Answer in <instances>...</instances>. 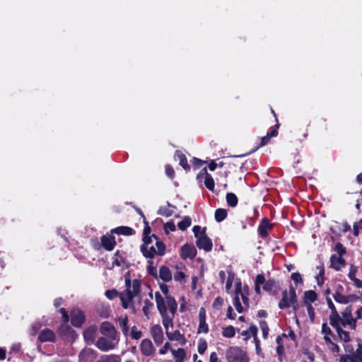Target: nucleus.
Returning <instances> with one entry per match:
<instances>
[{
	"label": "nucleus",
	"mask_w": 362,
	"mask_h": 362,
	"mask_svg": "<svg viewBox=\"0 0 362 362\" xmlns=\"http://www.w3.org/2000/svg\"><path fill=\"white\" fill-rule=\"evenodd\" d=\"M125 290L119 294L115 289H112L107 290L105 295L110 300H113L119 296L123 308L131 309L132 313H135L136 306L141 303V281L137 279L131 281L129 278L125 277Z\"/></svg>",
	"instance_id": "f257e3e1"
},
{
	"label": "nucleus",
	"mask_w": 362,
	"mask_h": 362,
	"mask_svg": "<svg viewBox=\"0 0 362 362\" xmlns=\"http://www.w3.org/2000/svg\"><path fill=\"white\" fill-rule=\"evenodd\" d=\"M150 228L147 227L144 230V243L141 246V251L146 258H153L155 255L163 256L165 252V245L157 236L152 235L148 236Z\"/></svg>",
	"instance_id": "f03ea898"
},
{
	"label": "nucleus",
	"mask_w": 362,
	"mask_h": 362,
	"mask_svg": "<svg viewBox=\"0 0 362 362\" xmlns=\"http://www.w3.org/2000/svg\"><path fill=\"white\" fill-rule=\"evenodd\" d=\"M250 289L247 286H242L240 282L235 284V290L233 298V304L235 310L242 313L248 310Z\"/></svg>",
	"instance_id": "7ed1b4c3"
},
{
	"label": "nucleus",
	"mask_w": 362,
	"mask_h": 362,
	"mask_svg": "<svg viewBox=\"0 0 362 362\" xmlns=\"http://www.w3.org/2000/svg\"><path fill=\"white\" fill-rule=\"evenodd\" d=\"M290 307H292L294 310H296L298 307L296 289L292 286L288 291L285 290L282 292V298L279 303V308L281 310Z\"/></svg>",
	"instance_id": "20e7f679"
},
{
	"label": "nucleus",
	"mask_w": 362,
	"mask_h": 362,
	"mask_svg": "<svg viewBox=\"0 0 362 362\" xmlns=\"http://www.w3.org/2000/svg\"><path fill=\"white\" fill-rule=\"evenodd\" d=\"M228 362H249L246 353L238 346H231L226 351Z\"/></svg>",
	"instance_id": "39448f33"
},
{
	"label": "nucleus",
	"mask_w": 362,
	"mask_h": 362,
	"mask_svg": "<svg viewBox=\"0 0 362 362\" xmlns=\"http://www.w3.org/2000/svg\"><path fill=\"white\" fill-rule=\"evenodd\" d=\"M321 332L327 348L333 353H339V346L332 341V338L334 336L327 323L322 324Z\"/></svg>",
	"instance_id": "423d86ee"
},
{
	"label": "nucleus",
	"mask_w": 362,
	"mask_h": 362,
	"mask_svg": "<svg viewBox=\"0 0 362 362\" xmlns=\"http://www.w3.org/2000/svg\"><path fill=\"white\" fill-rule=\"evenodd\" d=\"M160 288L162 293L165 296L166 303L168 304L169 311L173 315H175L177 310V303L175 299L169 295L168 286L165 284H161L160 285Z\"/></svg>",
	"instance_id": "0eeeda50"
},
{
	"label": "nucleus",
	"mask_w": 362,
	"mask_h": 362,
	"mask_svg": "<svg viewBox=\"0 0 362 362\" xmlns=\"http://www.w3.org/2000/svg\"><path fill=\"white\" fill-rule=\"evenodd\" d=\"M339 362H362V344H359L351 354L340 356Z\"/></svg>",
	"instance_id": "6e6552de"
},
{
	"label": "nucleus",
	"mask_w": 362,
	"mask_h": 362,
	"mask_svg": "<svg viewBox=\"0 0 362 362\" xmlns=\"http://www.w3.org/2000/svg\"><path fill=\"white\" fill-rule=\"evenodd\" d=\"M342 322L343 327L349 326L351 329L354 330L356 327V319L352 316V308L348 306L342 313Z\"/></svg>",
	"instance_id": "1a4fd4ad"
},
{
	"label": "nucleus",
	"mask_w": 362,
	"mask_h": 362,
	"mask_svg": "<svg viewBox=\"0 0 362 362\" xmlns=\"http://www.w3.org/2000/svg\"><path fill=\"white\" fill-rule=\"evenodd\" d=\"M205 230V228L202 229L200 236L197 238V240L196 244L199 249H203L206 252H209L212 249L213 244L211 240L206 235Z\"/></svg>",
	"instance_id": "9d476101"
},
{
	"label": "nucleus",
	"mask_w": 362,
	"mask_h": 362,
	"mask_svg": "<svg viewBox=\"0 0 362 362\" xmlns=\"http://www.w3.org/2000/svg\"><path fill=\"white\" fill-rule=\"evenodd\" d=\"M115 339H107L105 337H100L96 343L97 347L103 351H108L112 350L116 346V343L114 341Z\"/></svg>",
	"instance_id": "9b49d317"
},
{
	"label": "nucleus",
	"mask_w": 362,
	"mask_h": 362,
	"mask_svg": "<svg viewBox=\"0 0 362 362\" xmlns=\"http://www.w3.org/2000/svg\"><path fill=\"white\" fill-rule=\"evenodd\" d=\"M344 288L341 285H338L337 286L336 291L333 294L334 299L339 303L346 304L353 300L354 298V296H344L341 293Z\"/></svg>",
	"instance_id": "f8f14e48"
},
{
	"label": "nucleus",
	"mask_w": 362,
	"mask_h": 362,
	"mask_svg": "<svg viewBox=\"0 0 362 362\" xmlns=\"http://www.w3.org/2000/svg\"><path fill=\"white\" fill-rule=\"evenodd\" d=\"M100 332L103 335L112 339H116L117 332L112 324L109 322H103L100 325Z\"/></svg>",
	"instance_id": "ddd939ff"
},
{
	"label": "nucleus",
	"mask_w": 362,
	"mask_h": 362,
	"mask_svg": "<svg viewBox=\"0 0 362 362\" xmlns=\"http://www.w3.org/2000/svg\"><path fill=\"white\" fill-rule=\"evenodd\" d=\"M206 310L204 308H201L199 312V327L197 332L200 333H207L209 332V327L206 322Z\"/></svg>",
	"instance_id": "4468645a"
},
{
	"label": "nucleus",
	"mask_w": 362,
	"mask_h": 362,
	"mask_svg": "<svg viewBox=\"0 0 362 362\" xmlns=\"http://www.w3.org/2000/svg\"><path fill=\"white\" fill-rule=\"evenodd\" d=\"M204 177V185L211 191H214V181L212 176L206 171V168H204L197 175V178L201 180Z\"/></svg>",
	"instance_id": "2eb2a0df"
},
{
	"label": "nucleus",
	"mask_w": 362,
	"mask_h": 362,
	"mask_svg": "<svg viewBox=\"0 0 362 362\" xmlns=\"http://www.w3.org/2000/svg\"><path fill=\"white\" fill-rule=\"evenodd\" d=\"M140 350L143 355L146 356H152L155 352V349L150 339H144L140 344Z\"/></svg>",
	"instance_id": "dca6fc26"
},
{
	"label": "nucleus",
	"mask_w": 362,
	"mask_h": 362,
	"mask_svg": "<svg viewBox=\"0 0 362 362\" xmlns=\"http://www.w3.org/2000/svg\"><path fill=\"white\" fill-rule=\"evenodd\" d=\"M151 334L156 345H160L163 341V332L162 327L155 325L151 328Z\"/></svg>",
	"instance_id": "f3484780"
},
{
	"label": "nucleus",
	"mask_w": 362,
	"mask_h": 362,
	"mask_svg": "<svg viewBox=\"0 0 362 362\" xmlns=\"http://www.w3.org/2000/svg\"><path fill=\"white\" fill-rule=\"evenodd\" d=\"M346 260L343 257L332 255L330 257V267L336 271H340L346 266Z\"/></svg>",
	"instance_id": "a211bd4d"
},
{
	"label": "nucleus",
	"mask_w": 362,
	"mask_h": 362,
	"mask_svg": "<svg viewBox=\"0 0 362 362\" xmlns=\"http://www.w3.org/2000/svg\"><path fill=\"white\" fill-rule=\"evenodd\" d=\"M155 298L156 302V306L159 313H167V308H168V306L166 303L165 296L163 297L158 291H156L155 293Z\"/></svg>",
	"instance_id": "6ab92c4d"
},
{
	"label": "nucleus",
	"mask_w": 362,
	"mask_h": 362,
	"mask_svg": "<svg viewBox=\"0 0 362 362\" xmlns=\"http://www.w3.org/2000/svg\"><path fill=\"white\" fill-rule=\"evenodd\" d=\"M85 320V316L81 310H74L71 313V322L75 327H80Z\"/></svg>",
	"instance_id": "aec40b11"
},
{
	"label": "nucleus",
	"mask_w": 362,
	"mask_h": 362,
	"mask_svg": "<svg viewBox=\"0 0 362 362\" xmlns=\"http://www.w3.org/2000/svg\"><path fill=\"white\" fill-rule=\"evenodd\" d=\"M56 339L54 332L49 329L42 330L38 335V340L41 342H54Z\"/></svg>",
	"instance_id": "412c9836"
},
{
	"label": "nucleus",
	"mask_w": 362,
	"mask_h": 362,
	"mask_svg": "<svg viewBox=\"0 0 362 362\" xmlns=\"http://www.w3.org/2000/svg\"><path fill=\"white\" fill-rule=\"evenodd\" d=\"M197 250L194 245L185 244L182 247L181 256L184 259L194 258L196 256Z\"/></svg>",
	"instance_id": "4be33fe9"
},
{
	"label": "nucleus",
	"mask_w": 362,
	"mask_h": 362,
	"mask_svg": "<svg viewBox=\"0 0 362 362\" xmlns=\"http://www.w3.org/2000/svg\"><path fill=\"white\" fill-rule=\"evenodd\" d=\"M101 244L105 250L111 251L114 249L116 242L113 236L106 235L101 238Z\"/></svg>",
	"instance_id": "5701e85b"
},
{
	"label": "nucleus",
	"mask_w": 362,
	"mask_h": 362,
	"mask_svg": "<svg viewBox=\"0 0 362 362\" xmlns=\"http://www.w3.org/2000/svg\"><path fill=\"white\" fill-rule=\"evenodd\" d=\"M166 335L168 338L171 341H177L181 345H185L187 342V339L185 336L180 332V331L176 330L174 332H166Z\"/></svg>",
	"instance_id": "b1692460"
},
{
	"label": "nucleus",
	"mask_w": 362,
	"mask_h": 362,
	"mask_svg": "<svg viewBox=\"0 0 362 362\" xmlns=\"http://www.w3.org/2000/svg\"><path fill=\"white\" fill-rule=\"evenodd\" d=\"M329 324L336 329L337 327H343L341 317L339 315L337 310L331 313L329 315Z\"/></svg>",
	"instance_id": "393cba45"
},
{
	"label": "nucleus",
	"mask_w": 362,
	"mask_h": 362,
	"mask_svg": "<svg viewBox=\"0 0 362 362\" xmlns=\"http://www.w3.org/2000/svg\"><path fill=\"white\" fill-rule=\"evenodd\" d=\"M272 228V225L267 218H263L258 226V233L262 238L268 235V230Z\"/></svg>",
	"instance_id": "a878e982"
},
{
	"label": "nucleus",
	"mask_w": 362,
	"mask_h": 362,
	"mask_svg": "<svg viewBox=\"0 0 362 362\" xmlns=\"http://www.w3.org/2000/svg\"><path fill=\"white\" fill-rule=\"evenodd\" d=\"M170 315H169L168 313H163V314H160L161 315V317H162V322H163V325L165 329V332H169L168 329H169V327H173V318H174V316L175 315H173V313H171L170 312Z\"/></svg>",
	"instance_id": "bb28decb"
},
{
	"label": "nucleus",
	"mask_w": 362,
	"mask_h": 362,
	"mask_svg": "<svg viewBox=\"0 0 362 362\" xmlns=\"http://www.w3.org/2000/svg\"><path fill=\"white\" fill-rule=\"evenodd\" d=\"M344 327H337L335 330L337 333V336L339 338L340 341L346 344L351 341V337L350 336L349 332L344 329Z\"/></svg>",
	"instance_id": "cd10ccee"
},
{
	"label": "nucleus",
	"mask_w": 362,
	"mask_h": 362,
	"mask_svg": "<svg viewBox=\"0 0 362 362\" xmlns=\"http://www.w3.org/2000/svg\"><path fill=\"white\" fill-rule=\"evenodd\" d=\"M159 277L164 281H169L172 279L170 270L166 266H161L159 269Z\"/></svg>",
	"instance_id": "c85d7f7f"
},
{
	"label": "nucleus",
	"mask_w": 362,
	"mask_h": 362,
	"mask_svg": "<svg viewBox=\"0 0 362 362\" xmlns=\"http://www.w3.org/2000/svg\"><path fill=\"white\" fill-rule=\"evenodd\" d=\"M97 330L95 326H90L83 332V337L86 341H93Z\"/></svg>",
	"instance_id": "c756f323"
},
{
	"label": "nucleus",
	"mask_w": 362,
	"mask_h": 362,
	"mask_svg": "<svg viewBox=\"0 0 362 362\" xmlns=\"http://www.w3.org/2000/svg\"><path fill=\"white\" fill-rule=\"evenodd\" d=\"M175 157L179 160V164L187 171L190 170V166L187 163L186 156L180 151H177L175 152Z\"/></svg>",
	"instance_id": "7c9ffc66"
},
{
	"label": "nucleus",
	"mask_w": 362,
	"mask_h": 362,
	"mask_svg": "<svg viewBox=\"0 0 362 362\" xmlns=\"http://www.w3.org/2000/svg\"><path fill=\"white\" fill-rule=\"evenodd\" d=\"M317 298V293L312 290L305 291L304 293V303L305 304H311L315 302Z\"/></svg>",
	"instance_id": "2f4dec72"
},
{
	"label": "nucleus",
	"mask_w": 362,
	"mask_h": 362,
	"mask_svg": "<svg viewBox=\"0 0 362 362\" xmlns=\"http://www.w3.org/2000/svg\"><path fill=\"white\" fill-rule=\"evenodd\" d=\"M171 352L175 358V362H183L185 357V351L183 349L179 348L177 350L172 349Z\"/></svg>",
	"instance_id": "473e14b6"
},
{
	"label": "nucleus",
	"mask_w": 362,
	"mask_h": 362,
	"mask_svg": "<svg viewBox=\"0 0 362 362\" xmlns=\"http://www.w3.org/2000/svg\"><path fill=\"white\" fill-rule=\"evenodd\" d=\"M278 134V131L276 129H273L269 133H268L266 136H263L261 139L260 144L257 148L262 147L267 144L270 139L273 136H276Z\"/></svg>",
	"instance_id": "72a5a7b5"
},
{
	"label": "nucleus",
	"mask_w": 362,
	"mask_h": 362,
	"mask_svg": "<svg viewBox=\"0 0 362 362\" xmlns=\"http://www.w3.org/2000/svg\"><path fill=\"white\" fill-rule=\"evenodd\" d=\"M98 362H121V358L115 354L103 355L100 358Z\"/></svg>",
	"instance_id": "f704fd0d"
},
{
	"label": "nucleus",
	"mask_w": 362,
	"mask_h": 362,
	"mask_svg": "<svg viewBox=\"0 0 362 362\" xmlns=\"http://www.w3.org/2000/svg\"><path fill=\"white\" fill-rule=\"evenodd\" d=\"M257 327L255 325L250 326L248 329L243 331L241 334L245 337V339L253 337L254 339L257 337Z\"/></svg>",
	"instance_id": "c9c22d12"
},
{
	"label": "nucleus",
	"mask_w": 362,
	"mask_h": 362,
	"mask_svg": "<svg viewBox=\"0 0 362 362\" xmlns=\"http://www.w3.org/2000/svg\"><path fill=\"white\" fill-rule=\"evenodd\" d=\"M226 199L228 205L230 207L236 206L238 202L237 196L232 192H228L226 194Z\"/></svg>",
	"instance_id": "e433bc0d"
},
{
	"label": "nucleus",
	"mask_w": 362,
	"mask_h": 362,
	"mask_svg": "<svg viewBox=\"0 0 362 362\" xmlns=\"http://www.w3.org/2000/svg\"><path fill=\"white\" fill-rule=\"evenodd\" d=\"M228 211L225 209L219 208L215 211L214 216L217 222L223 221L227 217Z\"/></svg>",
	"instance_id": "4c0bfd02"
},
{
	"label": "nucleus",
	"mask_w": 362,
	"mask_h": 362,
	"mask_svg": "<svg viewBox=\"0 0 362 362\" xmlns=\"http://www.w3.org/2000/svg\"><path fill=\"white\" fill-rule=\"evenodd\" d=\"M222 334L224 337L232 338L235 334V329L232 325L223 327Z\"/></svg>",
	"instance_id": "58836bf2"
},
{
	"label": "nucleus",
	"mask_w": 362,
	"mask_h": 362,
	"mask_svg": "<svg viewBox=\"0 0 362 362\" xmlns=\"http://www.w3.org/2000/svg\"><path fill=\"white\" fill-rule=\"evenodd\" d=\"M112 231L117 234L129 235L132 234L133 229L127 226H119L113 229Z\"/></svg>",
	"instance_id": "ea45409f"
},
{
	"label": "nucleus",
	"mask_w": 362,
	"mask_h": 362,
	"mask_svg": "<svg viewBox=\"0 0 362 362\" xmlns=\"http://www.w3.org/2000/svg\"><path fill=\"white\" fill-rule=\"evenodd\" d=\"M117 321H118L119 325L120 328L122 329V332H124V334H127L128 332H129V328H128V325H127V323H128L127 316H125L124 317H118Z\"/></svg>",
	"instance_id": "a19ab883"
},
{
	"label": "nucleus",
	"mask_w": 362,
	"mask_h": 362,
	"mask_svg": "<svg viewBox=\"0 0 362 362\" xmlns=\"http://www.w3.org/2000/svg\"><path fill=\"white\" fill-rule=\"evenodd\" d=\"M173 207L169 203L165 206H162L158 210V214L164 216H170L173 214V210L170 208Z\"/></svg>",
	"instance_id": "79ce46f5"
},
{
	"label": "nucleus",
	"mask_w": 362,
	"mask_h": 362,
	"mask_svg": "<svg viewBox=\"0 0 362 362\" xmlns=\"http://www.w3.org/2000/svg\"><path fill=\"white\" fill-rule=\"evenodd\" d=\"M191 225V218L189 216L185 217L180 222L178 223V228L181 230H185Z\"/></svg>",
	"instance_id": "37998d69"
},
{
	"label": "nucleus",
	"mask_w": 362,
	"mask_h": 362,
	"mask_svg": "<svg viewBox=\"0 0 362 362\" xmlns=\"http://www.w3.org/2000/svg\"><path fill=\"white\" fill-rule=\"evenodd\" d=\"M317 269H319V274L316 276V279L318 284H322L324 282L325 269L322 264L317 266Z\"/></svg>",
	"instance_id": "c03bdc74"
},
{
	"label": "nucleus",
	"mask_w": 362,
	"mask_h": 362,
	"mask_svg": "<svg viewBox=\"0 0 362 362\" xmlns=\"http://www.w3.org/2000/svg\"><path fill=\"white\" fill-rule=\"evenodd\" d=\"M153 308V303L149 300H145L144 305L143 307V313L146 316H148L150 313V310Z\"/></svg>",
	"instance_id": "a18cd8bd"
},
{
	"label": "nucleus",
	"mask_w": 362,
	"mask_h": 362,
	"mask_svg": "<svg viewBox=\"0 0 362 362\" xmlns=\"http://www.w3.org/2000/svg\"><path fill=\"white\" fill-rule=\"evenodd\" d=\"M334 251L337 252L336 255L337 256H341V257H342L346 252V248L340 243H337L335 245Z\"/></svg>",
	"instance_id": "49530a36"
},
{
	"label": "nucleus",
	"mask_w": 362,
	"mask_h": 362,
	"mask_svg": "<svg viewBox=\"0 0 362 362\" xmlns=\"http://www.w3.org/2000/svg\"><path fill=\"white\" fill-rule=\"evenodd\" d=\"M122 264V258L119 256V252H116L112 257V267L109 269H112L114 267H119Z\"/></svg>",
	"instance_id": "de8ad7c7"
},
{
	"label": "nucleus",
	"mask_w": 362,
	"mask_h": 362,
	"mask_svg": "<svg viewBox=\"0 0 362 362\" xmlns=\"http://www.w3.org/2000/svg\"><path fill=\"white\" fill-rule=\"evenodd\" d=\"M275 281L272 279H269L264 284L263 289L266 291L270 292L275 288Z\"/></svg>",
	"instance_id": "09e8293b"
},
{
	"label": "nucleus",
	"mask_w": 362,
	"mask_h": 362,
	"mask_svg": "<svg viewBox=\"0 0 362 362\" xmlns=\"http://www.w3.org/2000/svg\"><path fill=\"white\" fill-rule=\"evenodd\" d=\"M207 349V343L204 339L199 341L197 350L200 354H203Z\"/></svg>",
	"instance_id": "8fccbe9b"
},
{
	"label": "nucleus",
	"mask_w": 362,
	"mask_h": 362,
	"mask_svg": "<svg viewBox=\"0 0 362 362\" xmlns=\"http://www.w3.org/2000/svg\"><path fill=\"white\" fill-rule=\"evenodd\" d=\"M260 328L262 331V335L264 339L267 338L269 334V327L265 321H260L259 322Z\"/></svg>",
	"instance_id": "3c124183"
},
{
	"label": "nucleus",
	"mask_w": 362,
	"mask_h": 362,
	"mask_svg": "<svg viewBox=\"0 0 362 362\" xmlns=\"http://www.w3.org/2000/svg\"><path fill=\"white\" fill-rule=\"evenodd\" d=\"M224 300L221 297H217L215 298L213 303V308L216 309H220L223 305Z\"/></svg>",
	"instance_id": "603ef678"
},
{
	"label": "nucleus",
	"mask_w": 362,
	"mask_h": 362,
	"mask_svg": "<svg viewBox=\"0 0 362 362\" xmlns=\"http://www.w3.org/2000/svg\"><path fill=\"white\" fill-rule=\"evenodd\" d=\"M131 336L133 339H139L141 337L142 333L141 331H139L136 327H133L131 331Z\"/></svg>",
	"instance_id": "864d4df0"
},
{
	"label": "nucleus",
	"mask_w": 362,
	"mask_h": 362,
	"mask_svg": "<svg viewBox=\"0 0 362 362\" xmlns=\"http://www.w3.org/2000/svg\"><path fill=\"white\" fill-rule=\"evenodd\" d=\"M307 308L308 314L309 317L312 322L314 321L315 319V311L313 305L311 304H305Z\"/></svg>",
	"instance_id": "5fc2aeb1"
},
{
	"label": "nucleus",
	"mask_w": 362,
	"mask_h": 362,
	"mask_svg": "<svg viewBox=\"0 0 362 362\" xmlns=\"http://www.w3.org/2000/svg\"><path fill=\"white\" fill-rule=\"evenodd\" d=\"M165 232L168 233L170 231L175 230V226L173 222L169 221L164 225Z\"/></svg>",
	"instance_id": "6e6d98bb"
},
{
	"label": "nucleus",
	"mask_w": 362,
	"mask_h": 362,
	"mask_svg": "<svg viewBox=\"0 0 362 362\" xmlns=\"http://www.w3.org/2000/svg\"><path fill=\"white\" fill-rule=\"evenodd\" d=\"M41 327L42 325L40 324V322H36L33 323L30 329V334L35 336L38 332V330L41 328Z\"/></svg>",
	"instance_id": "4d7b16f0"
},
{
	"label": "nucleus",
	"mask_w": 362,
	"mask_h": 362,
	"mask_svg": "<svg viewBox=\"0 0 362 362\" xmlns=\"http://www.w3.org/2000/svg\"><path fill=\"white\" fill-rule=\"evenodd\" d=\"M165 170L166 175L168 176L170 179H173L175 177V171L173 168L170 165H166L165 166Z\"/></svg>",
	"instance_id": "13d9d810"
},
{
	"label": "nucleus",
	"mask_w": 362,
	"mask_h": 362,
	"mask_svg": "<svg viewBox=\"0 0 362 362\" xmlns=\"http://www.w3.org/2000/svg\"><path fill=\"white\" fill-rule=\"evenodd\" d=\"M339 230L342 233H346L351 230V226L347 223H341L338 225Z\"/></svg>",
	"instance_id": "bf43d9fd"
},
{
	"label": "nucleus",
	"mask_w": 362,
	"mask_h": 362,
	"mask_svg": "<svg viewBox=\"0 0 362 362\" xmlns=\"http://www.w3.org/2000/svg\"><path fill=\"white\" fill-rule=\"evenodd\" d=\"M362 229V218L354 224V234L358 235L359 230Z\"/></svg>",
	"instance_id": "052dcab7"
},
{
	"label": "nucleus",
	"mask_w": 362,
	"mask_h": 362,
	"mask_svg": "<svg viewBox=\"0 0 362 362\" xmlns=\"http://www.w3.org/2000/svg\"><path fill=\"white\" fill-rule=\"evenodd\" d=\"M185 275L184 274V272H181V271H177L175 274H174V279L176 281H182L184 279H185Z\"/></svg>",
	"instance_id": "680f3d73"
},
{
	"label": "nucleus",
	"mask_w": 362,
	"mask_h": 362,
	"mask_svg": "<svg viewBox=\"0 0 362 362\" xmlns=\"http://www.w3.org/2000/svg\"><path fill=\"white\" fill-rule=\"evenodd\" d=\"M357 272V267L353 264L350 266L349 272L348 274V276L350 279H353L356 278V274Z\"/></svg>",
	"instance_id": "e2e57ef3"
},
{
	"label": "nucleus",
	"mask_w": 362,
	"mask_h": 362,
	"mask_svg": "<svg viewBox=\"0 0 362 362\" xmlns=\"http://www.w3.org/2000/svg\"><path fill=\"white\" fill-rule=\"evenodd\" d=\"M21 344H14L11 346L9 351V354H18L21 350Z\"/></svg>",
	"instance_id": "0e129e2a"
},
{
	"label": "nucleus",
	"mask_w": 362,
	"mask_h": 362,
	"mask_svg": "<svg viewBox=\"0 0 362 362\" xmlns=\"http://www.w3.org/2000/svg\"><path fill=\"white\" fill-rule=\"evenodd\" d=\"M266 283L265 278L263 274H258L256 276L255 284L263 285Z\"/></svg>",
	"instance_id": "69168bd1"
},
{
	"label": "nucleus",
	"mask_w": 362,
	"mask_h": 362,
	"mask_svg": "<svg viewBox=\"0 0 362 362\" xmlns=\"http://www.w3.org/2000/svg\"><path fill=\"white\" fill-rule=\"evenodd\" d=\"M226 316L230 320H234L236 317V314L233 312V309L231 306H228L227 309Z\"/></svg>",
	"instance_id": "338daca9"
},
{
	"label": "nucleus",
	"mask_w": 362,
	"mask_h": 362,
	"mask_svg": "<svg viewBox=\"0 0 362 362\" xmlns=\"http://www.w3.org/2000/svg\"><path fill=\"white\" fill-rule=\"evenodd\" d=\"M209 362H222L218 357L216 352H212L210 355Z\"/></svg>",
	"instance_id": "774afa93"
}]
</instances>
